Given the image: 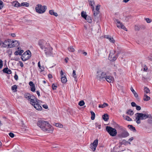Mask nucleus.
Here are the masks:
<instances>
[{"mask_svg":"<svg viewBox=\"0 0 152 152\" xmlns=\"http://www.w3.org/2000/svg\"><path fill=\"white\" fill-rule=\"evenodd\" d=\"M57 86L55 85L54 84H53L52 85V88L53 90H54L56 89Z\"/></svg>","mask_w":152,"mask_h":152,"instance_id":"8fccbe9b","label":"nucleus"},{"mask_svg":"<svg viewBox=\"0 0 152 152\" xmlns=\"http://www.w3.org/2000/svg\"><path fill=\"white\" fill-rule=\"evenodd\" d=\"M29 4L26 2H23L20 4V6H23L26 7H28L29 6Z\"/></svg>","mask_w":152,"mask_h":152,"instance_id":"e433bc0d","label":"nucleus"},{"mask_svg":"<svg viewBox=\"0 0 152 152\" xmlns=\"http://www.w3.org/2000/svg\"><path fill=\"white\" fill-rule=\"evenodd\" d=\"M108 115L107 114H104L102 116L103 119L105 121H107L108 119Z\"/></svg>","mask_w":152,"mask_h":152,"instance_id":"cd10ccee","label":"nucleus"},{"mask_svg":"<svg viewBox=\"0 0 152 152\" xmlns=\"http://www.w3.org/2000/svg\"><path fill=\"white\" fill-rule=\"evenodd\" d=\"M19 63H20V66L22 67H23V63L20 61Z\"/></svg>","mask_w":152,"mask_h":152,"instance_id":"0e129e2a","label":"nucleus"},{"mask_svg":"<svg viewBox=\"0 0 152 152\" xmlns=\"http://www.w3.org/2000/svg\"><path fill=\"white\" fill-rule=\"evenodd\" d=\"M115 52L114 50L110 51L108 59L110 61H113L117 59L118 56V54L116 53Z\"/></svg>","mask_w":152,"mask_h":152,"instance_id":"0eeeda50","label":"nucleus"},{"mask_svg":"<svg viewBox=\"0 0 152 152\" xmlns=\"http://www.w3.org/2000/svg\"><path fill=\"white\" fill-rule=\"evenodd\" d=\"M3 2L0 0V10L3 8Z\"/></svg>","mask_w":152,"mask_h":152,"instance_id":"a18cd8bd","label":"nucleus"},{"mask_svg":"<svg viewBox=\"0 0 152 152\" xmlns=\"http://www.w3.org/2000/svg\"><path fill=\"white\" fill-rule=\"evenodd\" d=\"M61 81L62 83H65L66 82V78L65 76H61Z\"/></svg>","mask_w":152,"mask_h":152,"instance_id":"bb28decb","label":"nucleus"},{"mask_svg":"<svg viewBox=\"0 0 152 152\" xmlns=\"http://www.w3.org/2000/svg\"><path fill=\"white\" fill-rule=\"evenodd\" d=\"M42 107L43 108L45 109H47L48 108V106L46 104H44L42 105Z\"/></svg>","mask_w":152,"mask_h":152,"instance_id":"13d9d810","label":"nucleus"},{"mask_svg":"<svg viewBox=\"0 0 152 152\" xmlns=\"http://www.w3.org/2000/svg\"><path fill=\"white\" fill-rule=\"evenodd\" d=\"M131 104L132 107H136L137 106L134 102H132L131 103Z\"/></svg>","mask_w":152,"mask_h":152,"instance_id":"864d4df0","label":"nucleus"},{"mask_svg":"<svg viewBox=\"0 0 152 152\" xmlns=\"http://www.w3.org/2000/svg\"><path fill=\"white\" fill-rule=\"evenodd\" d=\"M49 13L51 15H53L56 17H57L58 15L57 13L54 12V11L53 10H50L49 11Z\"/></svg>","mask_w":152,"mask_h":152,"instance_id":"5701e85b","label":"nucleus"},{"mask_svg":"<svg viewBox=\"0 0 152 152\" xmlns=\"http://www.w3.org/2000/svg\"><path fill=\"white\" fill-rule=\"evenodd\" d=\"M25 97L27 99H30L32 97V95L29 93H26L24 95Z\"/></svg>","mask_w":152,"mask_h":152,"instance_id":"412c9836","label":"nucleus"},{"mask_svg":"<svg viewBox=\"0 0 152 152\" xmlns=\"http://www.w3.org/2000/svg\"><path fill=\"white\" fill-rule=\"evenodd\" d=\"M36 100L37 103L33 106L36 110H41L42 109V108L39 104V103L41 101L39 100L38 99H36Z\"/></svg>","mask_w":152,"mask_h":152,"instance_id":"ddd939ff","label":"nucleus"},{"mask_svg":"<svg viewBox=\"0 0 152 152\" xmlns=\"http://www.w3.org/2000/svg\"><path fill=\"white\" fill-rule=\"evenodd\" d=\"M17 86L16 85H14L12 87V89L14 92L17 91Z\"/></svg>","mask_w":152,"mask_h":152,"instance_id":"7c9ffc66","label":"nucleus"},{"mask_svg":"<svg viewBox=\"0 0 152 152\" xmlns=\"http://www.w3.org/2000/svg\"><path fill=\"white\" fill-rule=\"evenodd\" d=\"M106 130L109 133L110 135L112 136H116L117 134L116 130L112 127L107 126L106 128Z\"/></svg>","mask_w":152,"mask_h":152,"instance_id":"39448f33","label":"nucleus"},{"mask_svg":"<svg viewBox=\"0 0 152 152\" xmlns=\"http://www.w3.org/2000/svg\"><path fill=\"white\" fill-rule=\"evenodd\" d=\"M31 91L32 92H34L35 90V86H33L31 87Z\"/></svg>","mask_w":152,"mask_h":152,"instance_id":"49530a36","label":"nucleus"},{"mask_svg":"<svg viewBox=\"0 0 152 152\" xmlns=\"http://www.w3.org/2000/svg\"><path fill=\"white\" fill-rule=\"evenodd\" d=\"M144 91L145 93V94H147L150 92V90L149 88L146 87L144 88Z\"/></svg>","mask_w":152,"mask_h":152,"instance_id":"4c0bfd02","label":"nucleus"},{"mask_svg":"<svg viewBox=\"0 0 152 152\" xmlns=\"http://www.w3.org/2000/svg\"><path fill=\"white\" fill-rule=\"evenodd\" d=\"M26 53H24L21 56V59L23 61H25L29 58L31 56L30 55H26Z\"/></svg>","mask_w":152,"mask_h":152,"instance_id":"2eb2a0df","label":"nucleus"},{"mask_svg":"<svg viewBox=\"0 0 152 152\" xmlns=\"http://www.w3.org/2000/svg\"><path fill=\"white\" fill-rule=\"evenodd\" d=\"M85 19L89 23H91L92 20L89 16H87Z\"/></svg>","mask_w":152,"mask_h":152,"instance_id":"473e14b6","label":"nucleus"},{"mask_svg":"<svg viewBox=\"0 0 152 152\" xmlns=\"http://www.w3.org/2000/svg\"><path fill=\"white\" fill-rule=\"evenodd\" d=\"M106 51L105 48L102 47H100L98 49V54H101Z\"/></svg>","mask_w":152,"mask_h":152,"instance_id":"6ab92c4d","label":"nucleus"},{"mask_svg":"<svg viewBox=\"0 0 152 152\" xmlns=\"http://www.w3.org/2000/svg\"><path fill=\"white\" fill-rule=\"evenodd\" d=\"M8 68H4L3 70V72L5 73H9V72H8Z\"/></svg>","mask_w":152,"mask_h":152,"instance_id":"37998d69","label":"nucleus"},{"mask_svg":"<svg viewBox=\"0 0 152 152\" xmlns=\"http://www.w3.org/2000/svg\"><path fill=\"white\" fill-rule=\"evenodd\" d=\"M107 75H108V73L107 71L99 70L96 72V78L100 81H105V77Z\"/></svg>","mask_w":152,"mask_h":152,"instance_id":"f03ea898","label":"nucleus"},{"mask_svg":"<svg viewBox=\"0 0 152 152\" xmlns=\"http://www.w3.org/2000/svg\"><path fill=\"white\" fill-rule=\"evenodd\" d=\"M136 110H141V107L139 106H138V105H137L136 106Z\"/></svg>","mask_w":152,"mask_h":152,"instance_id":"5fc2aeb1","label":"nucleus"},{"mask_svg":"<svg viewBox=\"0 0 152 152\" xmlns=\"http://www.w3.org/2000/svg\"><path fill=\"white\" fill-rule=\"evenodd\" d=\"M121 131L120 134L118 135V136L121 138H125L129 135L128 132L126 130V129L122 127H120Z\"/></svg>","mask_w":152,"mask_h":152,"instance_id":"20e7f679","label":"nucleus"},{"mask_svg":"<svg viewBox=\"0 0 152 152\" xmlns=\"http://www.w3.org/2000/svg\"><path fill=\"white\" fill-rule=\"evenodd\" d=\"M3 66V61L0 59V69H1Z\"/></svg>","mask_w":152,"mask_h":152,"instance_id":"3c124183","label":"nucleus"},{"mask_svg":"<svg viewBox=\"0 0 152 152\" xmlns=\"http://www.w3.org/2000/svg\"><path fill=\"white\" fill-rule=\"evenodd\" d=\"M44 51L47 57L51 56L53 55V48L50 45L46 47V48Z\"/></svg>","mask_w":152,"mask_h":152,"instance_id":"1a4fd4ad","label":"nucleus"},{"mask_svg":"<svg viewBox=\"0 0 152 152\" xmlns=\"http://www.w3.org/2000/svg\"><path fill=\"white\" fill-rule=\"evenodd\" d=\"M10 40H5L4 42L5 44H7L8 47L10 48H12L15 46L19 45L20 44L19 42L17 40L12 41H11V44H10V42L9 43Z\"/></svg>","mask_w":152,"mask_h":152,"instance_id":"423d86ee","label":"nucleus"},{"mask_svg":"<svg viewBox=\"0 0 152 152\" xmlns=\"http://www.w3.org/2000/svg\"><path fill=\"white\" fill-rule=\"evenodd\" d=\"M37 125L42 130L48 133H52L53 128V127L47 121L43 120H39Z\"/></svg>","mask_w":152,"mask_h":152,"instance_id":"f257e3e1","label":"nucleus"},{"mask_svg":"<svg viewBox=\"0 0 152 152\" xmlns=\"http://www.w3.org/2000/svg\"><path fill=\"white\" fill-rule=\"evenodd\" d=\"M60 74L61 76V77L62 76V75H64V73L62 70H61L60 72Z\"/></svg>","mask_w":152,"mask_h":152,"instance_id":"69168bd1","label":"nucleus"},{"mask_svg":"<svg viewBox=\"0 0 152 152\" xmlns=\"http://www.w3.org/2000/svg\"><path fill=\"white\" fill-rule=\"evenodd\" d=\"M135 29L136 30L138 31L140 29V28H139V27L138 26H135Z\"/></svg>","mask_w":152,"mask_h":152,"instance_id":"052dcab7","label":"nucleus"},{"mask_svg":"<svg viewBox=\"0 0 152 152\" xmlns=\"http://www.w3.org/2000/svg\"><path fill=\"white\" fill-rule=\"evenodd\" d=\"M123 117L125 119L128 121H132V119L129 117L127 116H125L124 117L123 116Z\"/></svg>","mask_w":152,"mask_h":152,"instance_id":"58836bf2","label":"nucleus"},{"mask_svg":"<svg viewBox=\"0 0 152 152\" xmlns=\"http://www.w3.org/2000/svg\"><path fill=\"white\" fill-rule=\"evenodd\" d=\"M127 114L130 115H132L133 114V111L131 110H129L126 112Z\"/></svg>","mask_w":152,"mask_h":152,"instance_id":"f704fd0d","label":"nucleus"},{"mask_svg":"<svg viewBox=\"0 0 152 152\" xmlns=\"http://www.w3.org/2000/svg\"><path fill=\"white\" fill-rule=\"evenodd\" d=\"M133 139H134V138L133 137H132L129 139V142H131L132 140H133Z\"/></svg>","mask_w":152,"mask_h":152,"instance_id":"338daca9","label":"nucleus"},{"mask_svg":"<svg viewBox=\"0 0 152 152\" xmlns=\"http://www.w3.org/2000/svg\"><path fill=\"white\" fill-rule=\"evenodd\" d=\"M90 113L91 115V119L92 120H94L95 119V113L92 111H90Z\"/></svg>","mask_w":152,"mask_h":152,"instance_id":"2f4dec72","label":"nucleus"},{"mask_svg":"<svg viewBox=\"0 0 152 152\" xmlns=\"http://www.w3.org/2000/svg\"><path fill=\"white\" fill-rule=\"evenodd\" d=\"M68 50L70 52H73L75 50L72 46H70L68 48Z\"/></svg>","mask_w":152,"mask_h":152,"instance_id":"c85d7f7f","label":"nucleus"},{"mask_svg":"<svg viewBox=\"0 0 152 152\" xmlns=\"http://www.w3.org/2000/svg\"><path fill=\"white\" fill-rule=\"evenodd\" d=\"M55 126L56 127H59L60 128H62L63 127V126L62 124H61L60 123H56V124H55Z\"/></svg>","mask_w":152,"mask_h":152,"instance_id":"ea45409f","label":"nucleus"},{"mask_svg":"<svg viewBox=\"0 0 152 152\" xmlns=\"http://www.w3.org/2000/svg\"><path fill=\"white\" fill-rule=\"evenodd\" d=\"M81 16L84 19H86V18L87 16V15H86V12H84L83 11L81 12Z\"/></svg>","mask_w":152,"mask_h":152,"instance_id":"c756f323","label":"nucleus"},{"mask_svg":"<svg viewBox=\"0 0 152 152\" xmlns=\"http://www.w3.org/2000/svg\"><path fill=\"white\" fill-rule=\"evenodd\" d=\"M147 67L146 65L144 66L143 71H146L147 70Z\"/></svg>","mask_w":152,"mask_h":152,"instance_id":"bf43d9fd","label":"nucleus"},{"mask_svg":"<svg viewBox=\"0 0 152 152\" xmlns=\"http://www.w3.org/2000/svg\"><path fill=\"white\" fill-rule=\"evenodd\" d=\"M105 78V81L106 80L109 83H113L114 81L113 77L111 75H107Z\"/></svg>","mask_w":152,"mask_h":152,"instance_id":"4468645a","label":"nucleus"},{"mask_svg":"<svg viewBox=\"0 0 152 152\" xmlns=\"http://www.w3.org/2000/svg\"><path fill=\"white\" fill-rule=\"evenodd\" d=\"M14 78L16 80H17L18 78V76L16 74H15L14 76Z\"/></svg>","mask_w":152,"mask_h":152,"instance_id":"e2e57ef3","label":"nucleus"},{"mask_svg":"<svg viewBox=\"0 0 152 152\" xmlns=\"http://www.w3.org/2000/svg\"><path fill=\"white\" fill-rule=\"evenodd\" d=\"M38 44L41 49L43 50L46 48V47L49 45L46 41L42 39L38 41Z\"/></svg>","mask_w":152,"mask_h":152,"instance_id":"9d476101","label":"nucleus"},{"mask_svg":"<svg viewBox=\"0 0 152 152\" xmlns=\"http://www.w3.org/2000/svg\"><path fill=\"white\" fill-rule=\"evenodd\" d=\"M47 8L45 6H42L41 4H38L36 7V10L37 13L41 14L45 12Z\"/></svg>","mask_w":152,"mask_h":152,"instance_id":"6e6552de","label":"nucleus"},{"mask_svg":"<svg viewBox=\"0 0 152 152\" xmlns=\"http://www.w3.org/2000/svg\"><path fill=\"white\" fill-rule=\"evenodd\" d=\"M14 54L15 55H18L19 52L18 51H16L15 52Z\"/></svg>","mask_w":152,"mask_h":152,"instance_id":"774afa93","label":"nucleus"},{"mask_svg":"<svg viewBox=\"0 0 152 152\" xmlns=\"http://www.w3.org/2000/svg\"><path fill=\"white\" fill-rule=\"evenodd\" d=\"M150 99V97L148 96L145 94H144L143 97V100L144 101H147L149 100Z\"/></svg>","mask_w":152,"mask_h":152,"instance_id":"a878e982","label":"nucleus"},{"mask_svg":"<svg viewBox=\"0 0 152 152\" xmlns=\"http://www.w3.org/2000/svg\"><path fill=\"white\" fill-rule=\"evenodd\" d=\"M12 5L16 7L20 6V4L17 1H14L12 3Z\"/></svg>","mask_w":152,"mask_h":152,"instance_id":"393cba45","label":"nucleus"},{"mask_svg":"<svg viewBox=\"0 0 152 152\" xmlns=\"http://www.w3.org/2000/svg\"><path fill=\"white\" fill-rule=\"evenodd\" d=\"M145 20L147 23H150L151 22V20L149 18H146Z\"/></svg>","mask_w":152,"mask_h":152,"instance_id":"603ef678","label":"nucleus"},{"mask_svg":"<svg viewBox=\"0 0 152 152\" xmlns=\"http://www.w3.org/2000/svg\"><path fill=\"white\" fill-rule=\"evenodd\" d=\"M115 23L116 24L118 28L123 29L125 31H127V28L125 27L124 25L118 20L115 19L114 20Z\"/></svg>","mask_w":152,"mask_h":152,"instance_id":"9b49d317","label":"nucleus"},{"mask_svg":"<svg viewBox=\"0 0 152 152\" xmlns=\"http://www.w3.org/2000/svg\"><path fill=\"white\" fill-rule=\"evenodd\" d=\"M38 66L39 69H41L40 72H42L44 70V67L43 66L42 67L41 66L40 61H39L38 63Z\"/></svg>","mask_w":152,"mask_h":152,"instance_id":"c9c22d12","label":"nucleus"},{"mask_svg":"<svg viewBox=\"0 0 152 152\" xmlns=\"http://www.w3.org/2000/svg\"><path fill=\"white\" fill-rule=\"evenodd\" d=\"M100 7V5L99 4L97 5V6H96V9L97 11H99V10Z\"/></svg>","mask_w":152,"mask_h":152,"instance_id":"de8ad7c7","label":"nucleus"},{"mask_svg":"<svg viewBox=\"0 0 152 152\" xmlns=\"http://www.w3.org/2000/svg\"><path fill=\"white\" fill-rule=\"evenodd\" d=\"M24 53H26V55H30L31 56V52L29 50L25 52Z\"/></svg>","mask_w":152,"mask_h":152,"instance_id":"6e6d98bb","label":"nucleus"},{"mask_svg":"<svg viewBox=\"0 0 152 152\" xmlns=\"http://www.w3.org/2000/svg\"><path fill=\"white\" fill-rule=\"evenodd\" d=\"M108 106V104L106 103H104L103 104H99V107L100 108H103L106 107H107Z\"/></svg>","mask_w":152,"mask_h":152,"instance_id":"b1692460","label":"nucleus"},{"mask_svg":"<svg viewBox=\"0 0 152 152\" xmlns=\"http://www.w3.org/2000/svg\"><path fill=\"white\" fill-rule=\"evenodd\" d=\"M9 135L10 136L11 138H13L14 137V134L12 133H10L9 134Z\"/></svg>","mask_w":152,"mask_h":152,"instance_id":"09e8293b","label":"nucleus"},{"mask_svg":"<svg viewBox=\"0 0 152 152\" xmlns=\"http://www.w3.org/2000/svg\"><path fill=\"white\" fill-rule=\"evenodd\" d=\"M94 12V17H95L96 18V17L97 16V15L99 14V11H96L95 12L94 10H93Z\"/></svg>","mask_w":152,"mask_h":152,"instance_id":"79ce46f5","label":"nucleus"},{"mask_svg":"<svg viewBox=\"0 0 152 152\" xmlns=\"http://www.w3.org/2000/svg\"><path fill=\"white\" fill-rule=\"evenodd\" d=\"M104 38L108 39L110 42L113 43H114L115 42V40L113 37L110 36L109 35H105Z\"/></svg>","mask_w":152,"mask_h":152,"instance_id":"dca6fc26","label":"nucleus"},{"mask_svg":"<svg viewBox=\"0 0 152 152\" xmlns=\"http://www.w3.org/2000/svg\"><path fill=\"white\" fill-rule=\"evenodd\" d=\"M131 90L132 92L133 93V94L135 98L137 99H138V95L136 92L134 91V90L133 89L132 87H131Z\"/></svg>","mask_w":152,"mask_h":152,"instance_id":"aec40b11","label":"nucleus"},{"mask_svg":"<svg viewBox=\"0 0 152 152\" xmlns=\"http://www.w3.org/2000/svg\"><path fill=\"white\" fill-rule=\"evenodd\" d=\"M88 2L89 5L91 6V7L92 9V10H94V6L95 5L94 0H88Z\"/></svg>","mask_w":152,"mask_h":152,"instance_id":"f3484780","label":"nucleus"},{"mask_svg":"<svg viewBox=\"0 0 152 152\" xmlns=\"http://www.w3.org/2000/svg\"><path fill=\"white\" fill-rule=\"evenodd\" d=\"M29 85L31 86V87L34 86L33 83L32 81H30L29 82Z\"/></svg>","mask_w":152,"mask_h":152,"instance_id":"4d7b16f0","label":"nucleus"},{"mask_svg":"<svg viewBox=\"0 0 152 152\" xmlns=\"http://www.w3.org/2000/svg\"><path fill=\"white\" fill-rule=\"evenodd\" d=\"M98 143V140L97 139L95 140L94 142L91 144L90 147L91 149L93 151H95L96 148L97 147Z\"/></svg>","mask_w":152,"mask_h":152,"instance_id":"f8f14e48","label":"nucleus"},{"mask_svg":"<svg viewBox=\"0 0 152 152\" xmlns=\"http://www.w3.org/2000/svg\"><path fill=\"white\" fill-rule=\"evenodd\" d=\"M36 99L37 98L35 96H32V97L30 99V102L33 106L35 105L37 103Z\"/></svg>","mask_w":152,"mask_h":152,"instance_id":"a211bd4d","label":"nucleus"},{"mask_svg":"<svg viewBox=\"0 0 152 152\" xmlns=\"http://www.w3.org/2000/svg\"><path fill=\"white\" fill-rule=\"evenodd\" d=\"M85 104L84 101L83 100L80 101L79 103L78 104L80 106H83Z\"/></svg>","mask_w":152,"mask_h":152,"instance_id":"a19ab883","label":"nucleus"},{"mask_svg":"<svg viewBox=\"0 0 152 152\" xmlns=\"http://www.w3.org/2000/svg\"><path fill=\"white\" fill-rule=\"evenodd\" d=\"M72 75L73 77L74 78L75 80L76 81L77 80H76V79L77 78V76L76 75V72L75 70H73Z\"/></svg>","mask_w":152,"mask_h":152,"instance_id":"72a5a7b5","label":"nucleus"},{"mask_svg":"<svg viewBox=\"0 0 152 152\" xmlns=\"http://www.w3.org/2000/svg\"><path fill=\"white\" fill-rule=\"evenodd\" d=\"M128 127L130 130L133 131L134 132H136L135 128L133 127L132 125H128Z\"/></svg>","mask_w":152,"mask_h":152,"instance_id":"4be33fe9","label":"nucleus"},{"mask_svg":"<svg viewBox=\"0 0 152 152\" xmlns=\"http://www.w3.org/2000/svg\"><path fill=\"white\" fill-rule=\"evenodd\" d=\"M135 120L137 124L141 123L140 120H145L149 117V115L148 114L137 113L135 114Z\"/></svg>","mask_w":152,"mask_h":152,"instance_id":"7ed1b4c3","label":"nucleus"},{"mask_svg":"<svg viewBox=\"0 0 152 152\" xmlns=\"http://www.w3.org/2000/svg\"><path fill=\"white\" fill-rule=\"evenodd\" d=\"M96 128H98L99 129H100L101 128V125L99 124L96 125Z\"/></svg>","mask_w":152,"mask_h":152,"instance_id":"680f3d73","label":"nucleus"},{"mask_svg":"<svg viewBox=\"0 0 152 152\" xmlns=\"http://www.w3.org/2000/svg\"><path fill=\"white\" fill-rule=\"evenodd\" d=\"M148 122L149 124H152V117H148Z\"/></svg>","mask_w":152,"mask_h":152,"instance_id":"c03bdc74","label":"nucleus"}]
</instances>
